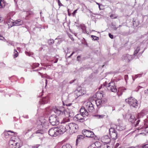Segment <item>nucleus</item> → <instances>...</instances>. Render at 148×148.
Instances as JSON below:
<instances>
[{
	"label": "nucleus",
	"mask_w": 148,
	"mask_h": 148,
	"mask_svg": "<svg viewBox=\"0 0 148 148\" xmlns=\"http://www.w3.org/2000/svg\"><path fill=\"white\" fill-rule=\"evenodd\" d=\"M91 36L92 38L95 40H98L99 39V38L96 36L92 35Z\"/></svg>",
	"instance_id": "f704fd0d"
},
{
	"label": "nucleus",
	"mask_w": 148,
	"mask_h": 148,
	"mask_svg": "<svg viewBox=\"0 0 148 148\" xmlns=\"http://www.w3.org/2000/svg\"><path fill=\"white\" fill-rule=\"evenodd\" d=\"M80 27L81 29H82V32L83 33L84 31L85 32V31L86 30V27L85 25H80Z\"/></svg>",
	"instance_id": "2f4dec72"
},
{
	"label": "nucleus",
	"mask_w": 148,
	"mask_h": 148,
	"mask_svg": "<svg viewBox=\"0 0 148 148\" xmlns=\"http://www.w3.org/2000/svg\"><path fill=\"white\" fill-rule=\"evenodd\" d=\"M84 40L82 42V43L85 45H86L87 46H88V44L87 42L86 41L85 39H83Z\"/></svg>",
	"instance_id": "4c0bfd02"
},
{
	"label": "nucleus",
	"mask_w": 148,
	"mask_h": 148,
	"mask_svg": "<svg viewBox=\"0 0 148 148\" xmlns=\"http://www.w3.org/2000/svg\"><path fill=\"white\" fill-rule=\"evenodd\" d=\"M58 61V59H56L55 61L54 62V63H56Z\"/></svg>",
	"instance_id": "680f3d73"
},
{
	"label": "nucleus",
	"mask_w": 148,
	"mask_h": 148,
	"mask_svg": "<svg viewBox=\"0 0 148 148\" xmlns=\"http://www.w3.org/2000/svg\"><path fill=\"white\" fill-rule=\"evenodd\" d=\"M39 65V64L38 63H34L32 65V67L33 69H34L38 67Z\"/></svg>",
	"instance_id": "c756f323"
},
{
	"label": "nucleus",
	"mask_w": 148,
	"mask_h": 148,
	"mask_svg": "<svg viewBox=\"0 0 148 148\" xmlns=\"http://www.w3.org/2000/svg\"><path fill=\"white\" fill-rule=\"evenodd\" d=\"M80 57V56H78L77 57V60L79 61L78 58Z\"/></svg>",
	"instance_id": "bf43d9fd"
},
{
	"label": "nucleus",
	"mask_w": 148,
	"mask_h": 148,
	"mask_svg": "<svg viewBox=\"0 0 148 148\" xmlns=\"http://www.w3.org/2000/svg\"><path fill=\"white\" fill-rule=\"evenodd\" d=\"M14 21H13L12 19H8L7 21V23L8 25V28H10L11 27H10V26L12 25L13 23L14 22Z\"/></svg>",
	"instance_id": "4be33fe9"
},
{
	"label": "nucleus",
	"mask_w": 148,
	"mask_h": 148,
	"mask_svg": "<svg viewBox=\"0 0 148 148\" xmlns=\"http://www.w3.org/2000/svg\"><path fill=\"white\" fill-rule=\"evenodd\" d=\"M23 116L24 118H26V119H28L29 118L28 116L27 115H24Z\"/></svg>",
	"instance_id": "3c124183"
},
{
	"label": "nucleus",
	"mask_w": 148,
	"mask_h": 148,
	"mask_svg": "<svg viewBox=\"0 0 148 148\" xmlns=\"http://www.w3.org/2000/svg\"><path fill=\"white\" fill-rule=\"evenodd\" d=\"M3 39H4L5 41L6 40L4 38V37L0 34V40H3Z\"/></svg>",
	"instance_id": "37998d69"
},
{
	"label": "nucleus",
	"mask_w": 148,
	"mask_h": 148,
	"mask_svg": "<svg viewBox=\"0 0 148 148\" xmlns=\"http://www.w3.org/2000/svg\"><path fill=\"white\" fill-rule=\"evenodd\" d=\"M75 53V52L74 51H73L72 53L71 54V55L69 56L68 57V58H70L71 57V56H72L73 54L74 53Z\"/></svg>",
	"instance_id": "8fccbe9b"
},
{
	"label": "nucleus",
	"mask_w": 148,
	"mask_h": 148,
	"mask_svg": "<svg viewBox=\"0 0 148 148\" xmlns=\"http://www.w3.org/2000/svg\"><path fill=\"white\" fill-rule=\"evenodd\" d=\"M140 50V48L139 47H138L136 50L135 51H134V53L133 54V56H135L139 52Z\"/></svg>",
	"instance_id": "7c9ffc66"
},
{
	"label": "nucleus",
	"mask_w": 148,
	"mask_h": 148,
	"mask_svg": "<svg viewBox=\"0 0 148 148\" xmlns=\"http://www.w3.org/2000/svg\"><path fill=\"white\" fill-rule=\"evenodd\" d=\"M8 132H11V133H14V132H12V131L10 130H9L8 131Z\"/></svg>",
	"instance_id": "69168bd1"
},
{
	"label": "nucleus",
	"mask_w": 148,
	"mask_h": 148,
	"mask_svg": "<svg viewBox=\"0 0 148 148\" xmlns=\"http://www.w3.org/2000/svg\"><path fill=\"white\" fill-rule=\"evenodd\" d=\"M36 133L38 134H43L44 133V131L42 130H38L36 131Z\"/></svg>",
	"instance_id": "cd10ccee"
},
{
	"label": "nucleus",
	"mask_w": 148,
	"mask_h": 148,
	"mask_svg": "<svg viewBox=\"0 0 148 148\" xmlns=\"http://www.w3.org/2000/svg\"><path fill=\"white\" fill-rule=\"evenodd\" d=\"M28 14L30 15H31L33 14V13L32 11H29L28 12Z\"/></svg>",
	"instance_id": "09e8293b"
},
{
	"label": "nucleus",
	"mask_w": 148,
	"mask_h": 148,
	"mask_svg": "<svg viewBox=\"0 0 148 148\" xmlns=\"http://www.w3.org/2000/svg\"><path fill=\"white\" fill-rule=\"evenodd\" d=\"M58 5L60 6H63V4H62L61 3V2H60V0H58Z\"/></svg>",
	"instance_id": "79ce46f5"
},
{
	"label": "nucleus",
	"mask_w": 148,
	"mask_h": 148,
	"mask_svg": "<svg viewBox=\"0 0 148 148\" xmlns=\"http://www.w3.org/2000/svg\"><path fill=\"white\" fill-rule=\"evenodd\" d=\"M84 116L81 114H78L74 116V119L79 122H83L84 120Z\"/></svg>",
	"instance_id": "f8f14e48"
},
{
	"label": "nucleus",
	"mask_w": 148,
	"mask_h": 148,
	"mask_svg": "<svg viewBox=\"0 0 148 148\" xmlns=\"http://www.w3.org/2000/svg\"><path fill=\"white\" fill-rule=\"evenodd\" d=\"M97 116H98L99 117V118L100 119L101 118H103V117H104L105 116L104 115H97Z\"/></svg>",
	"instance_id": "a19ab883"
},
{
	"label": "nucleus",
	"mask_w": 148,
	"mask_h": 148,
	"mask_svg": "<svg viewBox=\"0 0 148 148\" xmlns=\"http://www.w3.org/2000/svg\"><path fill=\"white\" fill-rule=\"evenodd\" d=\"M5 1L3 0H0V8H3L5 6Z\"/></svg>",
	"instance_id": "b1692460"
},
{
	"label": "nucleus",
	"mask_w": 148,
	"mask_h": 148,
	"mask_svg": "<svg viewBox=\"0 0 148 148\" xmlns=\"http://www.w3.org/2000/svg\"><path fill=\"white\" fill-rule=\"evenodd\" d=\"M1 18L0 17V23L2 22L3 21V19H1Z\"/></svg>",
	"instance_id": "0e129e2a"
},
{
	"label": "nucleus",
	"mask_w": 148,
	"mask_h": 148,
	"mask_svg": "<svg viewBox=\"0 0 148 148\" xmlns=\"http://www.w3.org/2000/svg\"><path fill=\"white\" fill-rule=\"evenodd\" d=\"M140 121V120H138L135 124V126H136L138 125Z\"/></svg>",
	"instance_id": "49530a36"
},
{
	"label": "nucleus",
	"mask_w": 148,
	"mask_h": 148,
	"mask_svg": "<svg viewBox=\"0 0 148 148\" xmlns=\"http://www.w3.org/2000/svg\"><path fill=\"white\" fill-rule=\"evenodd\" d=\"M77 9H76L73 12L72 14H73V16L77 12Z\"/></svg>",
	"instance_id": "de8ad7c7"
},
{
	"label": "nucleus",
	"mask_w": 148,
	"mask_h": 148,
	"mask_svg": "<svg viewBox=\"0 0 148 148\" xmlns=\"http://www.w3.org/2000/svg\"><path fill=\"white\" fill-rule=\"evenodd\" d=\"M62 148H72L71 146L69 144H66L63 145Z\"/></svg>",
	"instance_id": "c85d7f7f"
},
{
	"label": "nucleus",
	"mask_w": 148,
	"mask_h": 148,
	"mask_svg": "<svg viewBox=\"0 0 148 148\" xmlns=\"http://www.w3.org/2000/svg\"><path fill=\"white\" fill-rule=\"evenodd\" d=\"M54 42V40L53 39H50L48 40V43L49 45H51L53 44Z\"/></svg>",
	"instance_id": "bb28decb"
},
{
	"label": "nucleus",
	"mask_w": 148,
	"mask_h": 148,
	"mask_svg": "<svg viewBox=\"0 0 148 148\" xmlns=\"http://www.w3.org/2000/svg\"><path fill=\"white\" fill-rule=\"evenodd\" d=\"M8 46H10V45H13V44L12 43H10V42L8 43Z\"/></svg>",
	"instance_id": "052dcab7"
},
{
	"label": "nucleus",
	"mask_w": 148,
	"mask_h": 148,
	"mask_svg": "<svg viewBox=\"0 0 148 148\" xmlns=\"http://www.w3.org/2000/svg\"><path fill=\"white\" fill-rule=\"evenodd\" d=\"M107 89L114 92H117L116 86H115V83L114 82H110L107 85H106Z\"/></svg>",
	"instance_id": "39448f33"
},
{
	"label": "nucleus",
	"mask_w": 148,
	"mask_h": 148,
	"mask_svg": "<svg viewBox=\"0 0 148 148\" xmlns=\"http://www.w3.org/2000/svg\"><path fill=\"white\" fill-rule=\"evenodd\" d=\"M80 112L81 113H82L81 114L84 116H87L88 115V111H87L86 108H85L84 107H82L81 108Z\"/></svg>",
	"instance_id": "ddd939ff"
},
{
	"label": "nucleus",
	"mask_w": 148,
	"mask_h": 148,
	"mask_svg": "<svg viewBox=\"0 0 148 148\" xmlns=\"http://www.w3.org/2000/svg\"><path fill=\"white\" fill-rule=\"evenodd\" d=\"M14 58L17 57L18 56V53L17 51L14 49Z\"/></svg>",
	"instance_id": "c9c22d12"
},
{
	"label": "nucleus",
	"mask_w": 148,
	"mask_h": 148,
	"mask_svg": "<svg viewBox=\"0 0 148 148\" xmlns=\"http://www.w3.org/2000/svg\"><path fill=\"white\" fill-rule=\"evenodd\" d=\"M95 145L96 146L97 145H99V146L97 147L98 148L99 147H100V148H102L103 146H101V145L100 143L98 142H95Z\"/></svg>",
	"instance_id": "72a5a7b5"
},
{
	"label": "nucleus",
	"mask_w": 148,
	"mask_h": 148,
	"mask_svg": "<svg viewBox=\"0 0 148 148\" xmlns=\"http://www.w3.org/2000/svg\"><path fill=\"white\" fill-rule=\"evenodd\" d=\"M9 145L11 147H12L14 145L16 146L17 144V143H15V141L11 140L9 141Z\"/></svg>",
	"instance_id": "aec40b11"
},
{
	"label": "nucleus",
	"mask_w": 148,
	"mask_h": 148,
	"mask_svg": "<svg viewBox=\"0 0 148 148\" xmlns=\"http://www.w3.org/2000/svg\"><path fill=\"white\" fill-rule=\"evenodd\" d=\"M95 103L97 106H99L102 104V101L101 99H99L95 101Z\"/></svg>",
	"instance_id": "5701e85b"
},
{
	"label": "nucleus",
	"mask_w": 148,
	"mask_h": 148,
	"mask_svg": "<svg viewBox=\"0 0 148 148\" xmlns=\"http://www.w3.org/2000/svg\"><path fill=\"white\" fill-rule=\"evenodd\" d=\"M56 128H51L48 131L49 134L52 136H56L58 135Z\"/></svg>",
	"instance_id": "9b49d317"
},
{
	"label": "nucleus",
	"mask_w": 148,
	"mask_h": 148,
	"mask_svg": "<svg viewBox=\"0 0 148 148\" xmlns=\"http://www.w3.org/2000/svg\"><path fill=\"white\" fill-rule=\"evenodd\" d=\"M124 78L125 81L127 80L128 78V76L127 75H125L124 76Z\"/></svg>",
	"instance_id": "a18cd8bd"
},
{
	"label": "nucleus",
	"mask_w": 148,
	"mask_h": 148,
	"mask_svg": "<svg viewBox=\"0 0 148 148\" xmlns=\"http://www.w3.org/2000/svg\"><path fill=\"white\" fill-rule=\"evenodd\" d=\"M110 135L111 137L114 140L118 138V134L117 132L111 133Z\"/></svg>",
	"instance_id": "6ab92c4d"
},
{
	"label": "nucleus",
	"mask_w": 148,
	"mask_h": 148,
	"mask_svg": "<svg viewBox=\"0 0 148 148\" xmlns=\"http://www.w3.org/2000/svg\"><path fill=\"white\" fill-rule=\"evenodd\" d=\"M141 76V74H140L136 75H135V78L134 79L138 77H140Z\"/></svg>",
	"instance_id": "ea45409f"
},
{
	"label": "nucleus",
	"mask_w": 148,
	"mask_h": 148,
	"mask_svg": "<svg viewBox=\"0 0 148 148\" xmlns=\"http://www.w3.org/2000/svg\"><path fill=\"white\" fill-rule=\"evenodd\" d=\"M140 147L139 145H138L136 147H134V148H140Z\"/></svg>",
	"instance_id": "603ef678"
},
{
	"label": "nucleus",
	"mask_w": 148,
	"mask_h": 148,
	"mask_svg": "<svg viewBox=\"0 0 148 148\" xmlns=\"http://www.w3.org/2000/svg\"><path fill=\"white\" fill-rule=\"evenodd\" d=\"M115 126L116 130L119 131H122L125 129V126L121 123Z\"/></svg>",
	"instance_id": "2eb2a0df"
},
{
	"label": "nucleus",
	"mask_w": 148,
	"mask_h": 148,
	"mask_svg": "<svg viewBox=\"0 0 148 148\" xmlns=\"http://www.w3.org/2000/svg\"><path fill=\"white\" fill-rule=\"evenodd\" d=\"M109 37L110 38H111V39H112L113 38V35H112V34H111L110 33H109Z\"/></svg>",
	"instance_id": "c03bdc74"
},
{
	"label": "nucleus",
	"mask_w": 148,
	"mask_h": 148,
	"mask_svg": "<svg viewBox=\"0 0 148 148\" xmlns=\"http://www.w3.org/2000/svg\"><path fill=\"white\" fill-rule=\"evenodd\" d=\"M102 140H103L104 143L106 144L109 143L111 141V139L108 136H104Z\"/></svg>",
	"instance_id": "dca6fc26"
},
{
	"label": "nucleus",
	"mask_w": 148,
	"mask_h": 148,
	"mask_svg": "<svg viewBox=\"0 0 148 148\" xmlns=\"http://www.w3.org/2000/svg\"><path fill=\"white\" fill-rule=\"evenodd\" d=\"M96 3H97V4H98L99 5V9H100V4L99 3H97V2H96Z\"/></svg>",
	"instance_id": "e2e57ef3"
},
{
	"label": "nucleus",
	"mask_w": 148,
	"mask_h": 148,
	"mask_svg": "<svg viewBox=\"0 0 148 148\" xmlns=\"http://www.w3.org/2000/svg\"><path fill=\"white\" fill-rule=\"evenodd\" d=\"M23 24V22L22 20L20 19H18L14 21L10 26V27H12L13 26H19L22 25Z\"/></svg>",
	"instance_id": "4468645a"
},
{
	"label": "nucleus",
	"mask_w": 148,
	"mask_h": 148,
	"mask_svg": "<svg viewBox=\"0 0 148 148\" xmlns=\"http://www.w3.org/2000/svg\"><path fill=\"white\" fill-rule=\"evenodd\" d=\"M132 22L133 25L134 27H136L139 24V23L138 21L136 22L135 21H134V19H133Z\"/></svg>",
	"instance_id": "a878e982"
},
{
	"label": "nucleus",
	"mask_w": 148,
	"mask_h": 148,
	"mask_svg": "<svg viewBox=\"0 0 148 148\" xmlns=\"http://www.w3.org/2000/svg\"><path fill=\"white\" fill-rule=\"evenodd\" d=\"M86 108L87 110L90 112H92L94 110L93 105L90 101L86 103Z\"/></svg>",
	"instance_id": "9d476101"
},
{
	"label": "nucleus",
	"mask_w": 148,
	"mask_h": 148,
	"mask_svg": "<svg viewBox=\"0 0 148 148\" xmlns=\"http://www.w3.org/2000/svg\"><path fill=\"white\" fill-rule=\"evenodd\" d=\"M109 132L110 134H111V133H113L114 132H116L115 130V129L114 128L111 127L109 130Z\"/></svg>",
	"instance_id": "393cba45"
},
{
	"label": "nucleus",
	"mask_w": 148,
	"mask_h": 148,
	"mask_svg": "<svg viewBox=\"0 0 148 148\" xmlns=\"http://www.w3.org/2000/svg\"><path fill=\"white\" fill-rule=\"evenodd\" d=\"M114 30H116V29H117V27H114Z\"/></svg>",
	"instance_id": "338daca9"
},
{
	"label": "nucleus",
	"mask_w": 148,
	"mask_h": 148,
	"mask_svg": "<svg viewBox=\"0 0 148 148\" xmlns=\"http://www.w3.org/2000/svg\"><path fill=\"white\" fill-rule=\"evenodd\" d=\"M145 93L146 94H148V89L145 91Z\"/></svg>",
	"instance_id": "6e6d98bb"
},
{
	"label": "nucleus",
	"mask_w": 148,
	"mask_h": 148,
	"mask_svg": "<svg viewBox=\"0 0 148 148\" xmlns=\"http://www.w3.org/2000/svg\"><path fill=\"white\" fill-rule=\"evenodd\" d=\"M67 124L64 123L63 125H61L59 127L56 128L58 131V134H62L65 132L66 130H68V129L67 128Z\"/></svg>",
	"instance_id": "1a4fd4ad"
},
{
	"label": "nucleus",
	"mask_w": 148,
	"mask_h": 148,
	"mask_svg": "<svg viewBox=\"0 0 148 148\" xmlns=\"http://www.w3.org/2000/svg\"><path fill=\"white\" fill-rule=\"evenodd\" d=\"M86 93V91L84 89L78 88L75 90L74 94L75 99H77L78 97L84 95Z\"/></svg>",
	"instance_id": "423d86ee"
},
{
	"label": "nucleus",
	"mask_w": 148,
	"mask_h": 148,
	"mask_svg": "<svg viewBox=\"0 0 148 148\" xmlns=\"http://www.w3.org/2000/svg\"><path fill=\"white\" fill-rule=\"evenodd\" d=\"M26 53L27 55H28V56H30V54L29 53H28V52H26Z\"/></svg>",
	"instance_id": "4d7b16f0"
},
{
	"label": "nucleus",
	"mask_w": 148,
	"mask_h": 148,
	"mask_svg": "<svg viewBox=\"0 0 148 148\" xmlns=\"http://www.w3.org/2000/svg\"><path fill=\"white\" fill-rule=\"evenodd\" d=\"M54 112L58 116H64L65 114V109L63 107L59 108H56L54 110Z\"/></svg>",
	"instance_id": "20e7f679"
},
{
	"label": "nucleus",
	"mask_w": 148,
	"mask_h": 148,
	"mask_svg": "<svg viewBox=\"0 0 148 148\" xmlns=\"http://www.w3.org/2000/svg\"><path fill=\"white\" fill-rule=\"evenodd\" d=\"M142 148H147L148 147V144L145 145L142 144Z\"/></svg>",
	"instance_id": "58836bf2"
},
{
	"label": "nucleus",
	"mask_w": 148,
	"mask_h": 148,
	"mask_svg": "<svg viewBox=\"0 0 148 148\" xmlns=\"http://www.w3.org/2000/svg\"><path fill=\"white\" fill-rule=\"evenodd\" d=\"M82 133L84 136L88 137L94 138L95 136L92 132L87 130H83Z\"/></svg>",
	"instance_id": "0eeeda50"
},
{
	"label": "nucleus",
	"mask_w": 148,
	"mask_h": 148,
	"mask_svg": "<svg viewBox=\"0 0 148 148\" xmlns=\"http://www.w3.org/2000/svg\"><path fill=\"white\" fill-rule=\"evenodd\" d=\"M110 17L112 19H115V18H117V16H116L114 14H111L110 15Z\"/></svg>",
	"instance_id": "e433bc0d"
},
{
	"label": "nucleus",
	"mask_w": 148,
	"mask_h": 148,
	"mask_svg": "<svg viewBox=\"0 0 148 148\" xmlns=\"http://www.w3.org/2000/svg\"><path fill=\"white\" fill-rule=\"evenodd\" d=\"M143 88V87H142V86H141L140 85L139 86H138V88Z\"/></svg>",
	"instance_id": "774afa93"
},
{
	"label": "nucleus",
	"mask_w": 148,
	"mask_h": 148,
	"mask_svg": "<svg viewBox=\"0 0 148 148\" xmlns=\"http://www.w3.org/2000/svg\"><path fill=\"white\" fill-rule=\"evenodd\" d=\"M84 138V136L82 135H79L77 136L76 140V145H77L78 143L82 140Z\"/></svg>",
	"instance_id": "f3484780"
},
{
	"label": "nucleus",
	"mask_w": 148,
	"mask_h": 148,
	"mask_svg": "<svg viewBox=\"0 0 148 148\" xmlns=\"http://www.w3.org/2000/svg\"><path fill=\"white\" fill-rule=\"evenodd\" d=\"M68 130L71 131V132L75 133L77 132L78 129L77 125L73 123H70L67 124Z\"/></svg>",
	"instance_id": "f03ea898"
},
{
	"label": "nucleus",
	"mask_w": 148,
	"mask_h": 148,
	"mask_svg": "<svg viewBox=\"0 0 148 148\" xmlns=\"http://www.w3.org/2000/svg\"><path fill=\"white\" fill-rule=\"evenodd\" d=\"M66 112L69 113V116L70 117H72L73 115V113L72 112V111H66Z\"/></svg>",
	"instance_id": "473e14b6"
},
{
	"label": "nucleus",
	"mask_w": 148,
	"mask_h": 148,
	"mask_svg": "<svg viewBox=\"0 0 148 148\" xmlns=\"http://www.w3.org/2000/svg\"><path fill=\"white\" fill-rule=\"evenodd\" d=\"M75 79H74V80H73L71 81L69 83L70 84H72V83H73V82H74L75 81Z\"/></svg>",
	"instance_id": "864d4df0"
},
{
	"label": "nucleus",
	"mask_w": 148,
	"mask_h": 148,
	"mask_svg": "<svg viewBox=\"0 0 148 148\" xmlns=\"http://www.w3.org/2000/svg\"><path fill=\"white\" fill-rule=\"evenodd\" d=\"M48 98L47 97H45V98H42L40 101V105H42L47 103L48 101Z\"/></svg>",
	"instance_id": "a211bd4d"
},
{
	"label": "nucleus",
	"mask_w": 148,
	"mask_h": 148,
	"mask_svg": "<svg viewBox=\"0 0 148 148\" xmlns=\"http://www.w3.org/2000/svg\"><path fill=\"white\" fill-rule=\"evenodd\" d=\"M134 58V56L128 54H125L122 57V60L123 61L128 62Z\"/></svg>",
	"instance_id": "6e6552de"
},
{
	"label": "nucleus",
	"mask_w": 148,
	"mask_h": 148,
	"mask_svg": "<svg viewBox=\"0 0 148 148\" xmlns=\"http://www.w3.org/2000/svg\"><path fill=\"white\" fill-rule=\"evenodd\" d=\"M101 100L102 101V104L106 102L105 101L103 100Z\"/></svg>",
	"instance_id": "13d9d810"
},
{
	"label": "nucleus",
	"mask_w": 148,
	"mask_h": 148,
	"mask_svg": "<svg viewBox=\"0 0 148 148\" xmlns=\"http://www.w3.org/2000/svg\"><path fill=\"white\" fill-rule=\"evenodd\" d=\"M136 120V119L135 118L134 116L131 115L130 116V117L129 118V121L132 122L133 123L135 122Z\"/></svg>",
	"instance_id": "412c9836"
},
{
	"label": "nucleus",
	"mask_w": 148,
	"mask_h": 148,
	"mask_svg": "<svg viewBox=\"0 0 148 148\" xmlns=\"http://www.w3.org/2000/svg\"><path fill=\"white\" fill-rule=\"evenodd\" d=\"M125 101L131 107L136 108L138 106V101L135 98L132 97H130L125 99Z\"/></svg>",
	"instance_id": "f257e3e1"
},
{
	"label": "nucleus",
	"mask_w": 148,
	"mask_h": 148,
	"mask_svg": "<svg viewBox=\"0 0 148 148\" xmlns=\"http://www.w3.org/2000/svg\"><path fill=\"white\" fill-rule=\"evenodd\" d=\"M88 33H89L88 32V31H87L86 30H85V32L84 31L83 32V33H85V34L86 33V34H88Z\"/></svg>",
	"instance_id": "5fc2aeb1"
},
{
	"label": "nucleus",
	"mask_w": 148,
	"mask_h": 148,
	"mask_svg": "<svg viewBox=\"0 0 148 148\" xmlns=\"http://www.w3.org/2000/svg\"><path fill=\"white\" fill-rule=\"evenodd\" d=\"M49 121L52 125H57L59 123V120L58 117L56 115H52L49 118Z\"/></svg>",
	"instance_id": "7ed1b4c3"
}]
</instances>
